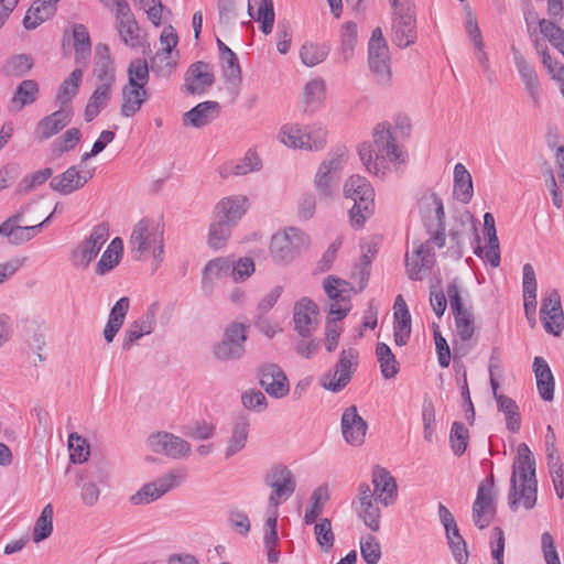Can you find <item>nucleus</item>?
<instances>
[{
	"label": "nucleus",
	"instance_id": "f257e3e1",
	"mask_svg": "<svg viewBox=\"0 0 564 564\" xmlns=\"http://www.w3.org/2000/svg\"><path fill=\"white\" fill-rule=\"evenodd\" d=\"M372 143L364 142L358 150L361 162L367 171L376 176L384 177L389 163L395 167L406 162V155L398 143L389 122L378 123L372 133Z\"/></svg>",
	"mask_w": 564,
	"mask_h": 564
},
{
	"label": "nucleus",
	"instance_id": "f03ea898",
	"mask_svg": "<svg viewBox=\"0 0 564 564\" xmlns=\"http://www.w3.org/2000/svg\"><path fill=\"white\" fill-rule=\"evenodd\" d=\"M536 462L525 443L519 444L513 460L508 492V505L517 511L522 505L527 510L535 507L538 500Z\"/></svg>",
	"mask_w": 564,
	"mask_h": 564
},
{
	"label": "nucleus",
	"instance_id": "7ed1b4c3",
	"mask_svg": "<svg viewBox=\"0 0 564 564\" xmlns=\"http://www.w3.org/2000/svg\"><path fill=\"white\" fill-rule=\"evenodd\" d=\"M129 249L133 260L141 261L151 256L158 267L164 256L163 229L152 220H139L130 235Z\"/></svg>",
	"mask_w": 564,
	"mask_h": 564
},
{
	"label": "nucleus",
	"instance_id": "20e7f679",
	"mask_svg": "<svg viewBox=\"0 0 564 564\" xmlns=\"http://www.w3.org/2000/svg\"><path fill=\"white\" fill-rule=\"evenodd\" d=\"M344 195L355 203L349 210L351 225L358 228L362 227L375 208V191L371 184L366 177L352 175L344 184Z\"/></svg>",
	"mask_w": 564,
	"mask_h": 564
},
{
	"label": "nucleus",
	"instance_id": "39448f33",
	"mask_svg": "<svg viewBox=\"0 0 564 564\" xmlns=\"http://www.w3.org/2000/svg\"><path fill=\"white\" fill-rule=\"evenodd\" d=\"M347 162V151L339 148L330 152L325 160H323L314 176V187L322 198L332 197L341 180L345 164Z\"/></svg>",
	"mask_w": 564,
	"mask_h": 564
},
{
	"label": "nucleus",
	"instance_id": "423d86ee",
	"mask_svg": "<svg viewBox=\"0 0 564 564\" xmlns=\"http://www.w3.org/2000/svg\"><path fill=\"white\" fill-rule=\"evenodd\" d=\"M392 8V42L399 47L415 43L416 18L412 0H389Z\"/></svg>",
	"mask_w": 564,
	"mask_h": 564
},
{
	"label": "nucleus",
	"instance_id": "0eeeda50",
	"mask_svg": "<svg viewBox=\"0 0 564 564\" xmlns=\"http://www.w3.org/2000/svg\"><path fill=\"white\" fill-rule=\"evenodd\" d=\"M310 245V237L295 227H289L271 238L270 253L278 263H289Z\"/></svg>",
	"mask_w": 564,
	"mask_h": 564
},
{
	"label": "nucleus",
	"instance_id": "6e6552de",
	"mask_svg": "<svg viewBox=\"0 0 564 564\" xmlns=\"http://www.w3.org/2000/svg\"><path fill=\"white\" fill-rule=\"evenodd\" d=\"M264 482L272 490L268 499V510L278 511V507L288 500L296 488L293 473L283 465L273 466L265 474Z\"/></svg>",
	"mask_w": 564,
	"mask_h": 564
},
{
	"label": "nucleus",
	"instance_id": "1a4fd4ad",
	"mask_svg": "<svg viewBox=\"0 0 564 564\" xmlns=\"http://www.w3.org/2000/svg\"><path fill=\"white\" fill-rule=\"evenodd\" d=\"M357 366L358 351L354 348L343 349L335 368L322 376L321 386L334 393L341 391L350 382Z\"/></svg>",
	"mask_w": 564,
	"mask_h": 564
},
{
	"label": "nucleus",
	"instance_id": "9d476101",
	"mask_svg": "<svg viewBox=\"0 0 564 564\" xmlns=\"http://www.w3.org/2000/svg\"><path fill=\"white\" fill-rule=\"evenodd\" d=\"M247 326L231 323L225 330L224 338L213 348L214 357L220 361L238 360L245 355Z\"/></svg>",
	"mask_w": 564,
	"mask_h": 564
},
{
	"label": "nucleus",
	"instance_id": "9b49d317",
	"mask_svg": "<svg viewBox=\"0 0 564 564\" xmlns=\"http://www.w3.org/2000/svg\"><path fill=\"white\" fill-rule=\"evenodd\" d=\"M108 237L109 228L107 224L102 223L95 226L89 236L72 251V263L78 269H87L98 256Z\"/></svg>",
	"mask_w": 564,
	"mask_h": 564
},
{
	"label": "nucleus",
	"instance_id": "f8f14e48",
	"mask_svg": "<svg viewBox=\"0 0 564 564\" xmlns=\"http://www.w3.org/2000/svg\"><path fill=\"white\" fill-rule=\"evenodd\" d=\"M494 486V476H490L478 486L471 516L474 524L480 530L488 528L496 516V492Z\"/></svg>",
	"mask_w": 564,
	"mask_h": 564
},
{
	"label": "nucleus",
	"instance_id": "ddd939ff",
	"mask_svg": "<svg viewBox=\"0 0 564 564\" xmlns=\"http://www.w3.org/2000/svg\"><path fill=\"white\" fill-rule=\"evenodd\" d=\"M378 501L368 484L362 482L358 486V496L352 502V508L359 520L371 532H379L381 529V510Z\"/></svg>",
	"mask_w": 564,
	"mask_h": 564
},
{
	"label": "nucleus",
	"instance_id": "4468645a",
	"mask_svg": "<svg viewBox=\"0 0 564 564\" xmlns=\"http://www.w3.org/2000/svg\"><path fill=\"white\" fill-rule=\"evenodd\" d=\"M29 205L22 207L14 215L0 224V236L7 238L11 245H21L33 239L40 234L42 227L51 220L47 216L43 221L33 226H21L20 223L26 213Z\"/></svg>",
	"mask_w": 564,
	"mask_h": 564
},
{
	"label": "nucleus",
	"instance_id": "2eb2a0df",
	"mask_svg": "<svg viewBox=\"0 0 564 564\" xmlns=\"http://www.w3.org/2000/svg\"><path fill=\"white\" fill-rule=\"evenodd\" d=\"M323 286L332 302L329 315H337V319H343L351 308L350 297L354 288L349 282L334 275H328Z\"/></svg>",
	"mask_w": 564,
	"mask_h": 564
},
{
	"label": "nucleus",
	"instance_id": "dca6fc26",
	"mask_svg": "<svg viewBox=\"0 0 564 564\" xmlns=\"http://www.w3.org/2000/svg\"><path fill=\"white\" fill-rule=\"evenodd\" d=\"M446 292L454 314L456 332L462 340H469L475 332L474 314L470 308L464 307L455 281L448 284Z\"/></svg>",
	"mask_w": 564,
	"mask_h": 564
},
{
	"label": "nucleus",
	"instance_id": "f3484780",
	"mask_svg": "<svg viewBox=\"0 0 564 564\" xmlns=\"http://www.w3.org/2000/svg\"><path fill=\"white\" fill-rule=\"evenodd\" d=\"M250 427L251 420L248 414L238 413L232 417L224 447V458L226 460L232 458L247 447Z\"/></svg>",
	"mask_w": 564,
	"mask_h": 564
},
{
	"label": "nucleus",
	"instance_id": "a211bd4d",
	"mask_svg": "<svg viewBox=\"0 0 564 564\" xmlns=\"http://www.w3.org/2000/svg\"><path fill=\"white\" fill-rule=\"evenodd\" d=\"M148 445L152 452L173 459L185 458L191 453V445L187 441L167 432L151 434L148 437Z\"/></svg>",
	"mask_w": 564,
	"mask_h": 564
},
{
	"label": "nucleus",
	"instance_id": "6ab92c4d",
	"mask_svg": "<svg viewBox=\"0 0 564 564\" xmlns=\"http://www.w3.org/2000/svg\"><path fill=\"white\" fill-rule=\"evenodd\" d=\"M540 315L545 332L560 336L564 328V313L561 296L556 290H551L544 295Z\"/></svg>",
	"mask_w": 564,
	"mask_h": 564
},
{
	"label": "nucleus",
	"instance_id": "aec40b11",
	"mask_svg": "<svg viewBox=\"0 0 564 564\" xmlns=\"http://www.w3.org/2000/svg\"><path fill=\"white\" fill-rule=\"evenodd\" d=\"M510 50L530 104L533 108H538L541 105V87L536 72L517 46L511 45Z\"/></svg>",
	"mask_w": 564,
	"mask_h": 564
},
{
	"label": "nucleus",
	"instance_id": "412c9836",
	"mask_svg": "<svg viewBox=\"0 0 564 564\" xmlns=\"http://www.w3.org/2000/svg\"><path fill=\"white\" fill-rule=\"evenodd\" d=\"M95 169H79L77 165L68 167L62 174L54 176L50 183L53 191L61 195H69L83 188L93 178Z\"/></svg>",
	"mask_w": 564,
	"mask_h": 564
},
{
	"label": "nucleus",
	"instance_id": "4be33fe9",
	"mask_svg": "<svg viewBox=\"0 0 564 564\" xmlns=\"http://www.w3.org/2000/svg\"><path fill=\"white\" fill-rule=\"evenodd\" d=\"M294 329L302 338H308L318 326V307L308 297L295 303L293 308Z\"/></svg>",
	"mask_w": 564,
	"mask_h": 564
},
{
	"label": "nucleus",
	"instance_id": "5701e85b",
	"mask_svg": "<svg viewBox=\"0 0 564 564\" xmlns=\"http://www.w3.org/2000/svg\"><path fill=\"white\" fill-rule=\"evenodd\" d=\"M72 118V107H59L58 110L45 116L37 122L33 132L34 139L39 142L51 139L68 126Z\"/></svg>",
	"mask_w": 564,
	"mask_h": 564
},
{
	"label": "nucleus",
	"instance_id": "b1692460",
	"mask_svg": "<svg viewBox=\"0 0 564 564\" xmlns=\"http://www.w3.org/2000/svg\"><path fill=\"white\" fill-rule=\"evenodd\" d=\"M155 313L156 307L153 304L144 315L129 324L121 339L123 351H130L143 336L152 334L155 327Z\"/></svg>",
	"mask_w": 564,
	"mask_h": 564
},
{
	"label": "nucleus",
	"instance_id": "393cba45",
	"mask_svg": "<svg viewBox=\"0 0 564 564\" xmlns=\"http://www.w3.org/2000/svg\"><path fill=\"white\" fill-rule=\"evenodd\" d=\"M116 29L122 42L131 47L140 44V29L127 1H118L115 11Z\"/></svg>",
	"mask_w": 564,
	"mask_h": 564
},
{
	"label": "nucleus",
	"instance_id": "a878e982",
	"mask_svg": "<svg viewBox=\"0 0 564 564\" xmlns=\"http://www.w3.org/2000/svg\"><path fill=\"white\" fill-rule=\"evenodd\" d=\"M260 386L273 398L288 395L290 384L284 371L275 364H267L260 368Z\"/></svg>",
	"mask_w": 564,
	"mask_h": 564
},
{
	"label": "nucleus",
	"instance_id": "bb28decb",
	"mask_svg": "<svg viewBox=\"0 0 564 564\" xmlns=\"http://www.w3.org/2000/svg\"><path fill=\"white\" fill-rule=\"evenodd\" d=\"M340 427L343 436L348 444L359 446L365 442L368 424L358 414L355 405L348 406L343 412Z\"/></svg>",
	"mask_w": 564,
	"mask_h": 564
},
{
	"label": "nucleus",
	"instance_id": "cd10ccee",
	"mask_svg": "<svg viewBox=\"0 0 564 564\" xmlns=\"http://www.w3.org/2000/svg\"><path fill=\"white\" fill-rule=\"evenodd\" d=\"M434 253L426 245H420L411 254H406V273L411 280L421 281L430 274L434 265Z\"/></svg>",
	"mask_w": 564,
	"mask_h": 564
},
{
	"label": "nucleus",
	"instance_id": "c85d7f7f",
	"mask_svg": "<svg viewBox=\"0 0 564 564\" xmlns=\"http://www.w3.org/2000/svg\"><path fill=\"white\" fill-rule=\"evenodd\" d=\"M373 494H377L379 502L389 507L394 505L398 498V486L394 477L386 468L376 466L372 470Z\"/></svg>",
	"mask_w": 564,
	"mask_h": 564
},
{
	"label": "nucleus",
	"instance_id": "c756f323",
	"mask_svg": "<svg viewBox=\"0 0 564 564\" xmlns=\"http://www.w3.org/2000/svg\"><path fill=\"white\" fill-rule=\"evenodd\" d=\"M214 83V74L205 62H196L185 74V89L191 95H203Z\"/></svg>",
	"mask_w": 564,
	"mask_h": 564
},
{
	"label": "nucleus",
	"instance_id": "7c9ffc66",
	"mask_svg": "<svg viewBox=\"0 0 564 564\" xmlns=\"http://www.w3.org/2000/svg\"><path fill=\"white\" fill-rule=\"evenodd\" d=\"M249 209V199L246 195H231L220 199L214 209V215L236 226Z\"/></svg>",
	"mask_w": 564,
	"mask_h": 564
},
{
	"label": "nucleus",
	"instance_id": "2f4dec72",
	"mask_svg": "<svg viewBox=\"0 0 564 564\" xmlns=\"http://www.w3.org/2000/svg\"><path fill=\"white\" fill-rule=\"evenodd\" d=\"M368 65L380 85L391 80L390 52L388 46H368Z\"/></svg>",
	"mask_w": 564,
	"mask_h": 564
},
{
	"label": "nucleus",
	"instance_id": "473e14b6",
	"mask_svg": "<svg viewBox=\"0 0 564 564\" xmlns=\"http://www.w3.org/2000/svg\"><path fill=\"white\" fill-rule=\"evenodd\" d=\"M94 75L97 78L98 85L113 87L116 83V68L109 47L106 44L100 43L96 46Z\"/></svg>",
	"mask_w": 564,
	"mask_h": 564
},
{
	"label": "nucleus",
	"instance_id": "72a5a7b5",
	"mask_svg": "<svg viewBox=\"0 0 564 564\" xmlns=\"http://www.w3.org/2000/svg\"><path fill=\"white\" fill-rule=\"evenodd\" d=\"M533 371L539 395L544 401H552L554 399L555 380L546 360L542 357H535L533 359Z\"/></svg>",
	"mask_w": 564,
	"mask_h": 564
},
{
	"label": "nucleus",
	"instance_id": "f704fd0d",
	"mask_svg": "<svg viewBox=\"0 0 564 564\" xmlns=\"http://www.w3.org/2000/svg\"><path fill=\"white\" fill-rule=\"evenodd\" d=\"M220 106L217 101H203L185 112L184 124L202 128L210 123L219 116Z\"/></svg>",
	"mask_w": 564,
	"mask_h": 564
},
{
	"label": "nucleus",
	"instance_id": "c9c22d12",
	"mask_svg": "<svg viewBox=\"0 0 564 564\" xmlns=\"http://www.w3.org/2000/svg\"><path fill=\"white\" fill-rule=\"evenodd\" d=\"M58 0H37L26 11L23 25L28 30L36 29L48 20L56 11Z\"/></svg>",
	"mask_w": 564,
	"mask_h": 564
},
{
	"label": "nucleus",
	"instance_id": "e433bc0d",
	"mask_svg": "<svg viewBox=\"0 0 564 564\" xmlns=\"http://www.w3.org/2000/svg\"><path fill=\"white\" fill-rule=\"evenodd\" d=\"M129 306L130 301L128 297L119 299L112 306L108 322L102 332L104 338L108 344L113 341L116 335L121 329L129 311Z\"/></svg>",
	"mask_w": 564,
	"mask_h": 564
},
{
	"label": "nucleus",
	"instance_id": "4c0bfd02",
	"mask_svg": "<svg viewBox=\"0 0 564 564\" xmlns=\"http://www.w3.org/2000/svg\"><path fill=\"white\" fill-rule=\"evenodd\" d=\"M261 169V160L253 151H248L246 155L238 162H229L219 169V174L223 178L229 176H242Z\"/></svg>",
	"mask_w": 564,
	"mask_h": 564
},
{
	"label": "nucleus",
	"instance_id": "58836bf2",
	"mask_svg": "<svg viewBox=\"0 0 564 564\" xmlns=\"http://www.w3.org/2000/svg\"><path fill=\"white\" fill-rule=\"evenodd\" d=\"M121 99L120 115L124 118H130L140 111L142 105L148 99V91L147 89L124 85L121 91Z\"/></svg>",
	"mask_w": 564,
	"mask_h": 564
},
{
	"label": "nucleus",
	"instance_id": "ea45409f",
	"mask_svg": "<svg viewBox=\"0 0 564 564\" xmlns=\"http://www.w3.org/2000/svg\"><path fill=\"white\" fill-rule=\"evenodd\" d=\"M326 97V83L322 77L308 80L302 91L305 110L314 111L322 106Z\"/></svg>",
	"mask_w": 564,
	"mask_h": 564
},
{
	"label": "nucleus",
	"instance_id": "a19ab883",
	"mask_svg": "<svg viewBox=\"0 0 564 564\" xmlns=\"http://www.w3.org/2000/svg\"><path fill=\"white\" fill-rule=\"evenodd\" d=\"M474 195L473 178L463 163L454 166V196L460 203L467 204Z\"/></svg>",
	"mask_w": 564,
	"mask_h": 564
},
{
	"label": "nucleus",
	"instance_id": "79ce46f5",
	"mask_svg": "<svg viewBox=\"0 0 564 564\" xmlns=\"http://www.w3.org/2000/svg\"><path fill=\"white\" fill-rule=\"evenodd\" d=\"M465 24H466V32L473 42L476 57H477L480 66L482 67L484 72L488 73L490 70L489 58H488L487 53L484 50V47H485L484 40H482L481 32H480V29L477 23V19L471 12L467 13Z\"/></svg>",
	"mask_w": 564,
	"mask_h": 564
},
{
	"label": "nucleus",
	"instance_id": "37998d69",
	"mask_svg": "<svg viewBox=\"0 0 564 564\" xmlns=\"http://www.w3.org/2000/svg\"><path fill=\"white\" fill-rule=\"evenodd\" d=\"M230 275V259L216 258L210 260L204 268L202 278V288L205 291H212L216 281Z\"/></svg>",
	"mask_w": 564,
	"mask_h": 564
},
{
	"label": "nucleus",
	"instance_id": "c03bdc74",
	"mask_svg": "<svg viewBox=\"0 0 564 564\" xmlns=\"http://www.w3.org/2000/svg\"><path fill=\"white\" fill-rule=\"evenodd\" d=\"M123 250L122 239L116 237L112 239L110 245L101 254V258L96 264L95 272L98 275H105L110 272L115 267H117L120 262L121 254Z\"/></svg>",
	"mask_w": 564,
	"mask_h": 564
},
{
	"label": "nucleus",
	"instance_id": "a18cd8bd",
	"mask_svg": "<svg viewBox=\"0 0 564 564\" xmlns=\"http://www.w3.org/2000/svg\"><path fill=\"white\" fill-rule=\"evenodd\" d=\"M420 210L425 225L429 220L435 219L441 226L445 219V212L442 199L435 193H426L420 199Z\"/></svg>",
	"mask_w": 564,
	"mask_h": 564
},
{
	"label": "nucleus",
	"instance_id": "49530a36",
	"mask_svg": "<svg viewBox=\"0 0 564 564\" xmlns=\"http://www.w3.org/2000/svg\"><path fill=\"white\" fill-rule=\"evenodd\" d=\"M330 52L326 43H316L307 41L300 48V58L306 67H314L323 63Z\"/></svg>",
	"mask_w": 564,
	"mask_h": 564
},
{
	"label": "nucleus",
	"instance_id": "de8ad7c7",
	"mask_svg": "<svg viewBox=\"0 0 564 564\" xmlns=\"http://www.w3.org/2000/svg\"><path fill=\"white\" fill-rule=\"evenodd\" d=\"M235 226L214 215L209 226L207 243L210 248L218 250L226 246Z\"/></svg>",
	"mask_w": 564,
	"mask_h": 564
},
{
	"label": "nucleus",
	"instance_id": "09e8293b",
	"mask_svg": "<svg viewBox=\"0 0 564 564\" xmlns=\"http://www.w3.org/2000/svg\"><path fill=\"white\" fill-rule=\"evenodd\" d=\"M112 87L98 85L93 91L88 104L85 108V119L90 122L100 111L108 105L111 99Z\"/></svg>",
	"mask_w": 564,
	"mask_h": 564
},
{
	"label": "nucleus",
	"instance_id": "8fccbe9b",
	"mask_svg": "<svg viewBox=\"0 0 564 564\" xmlns=\"http://www.w3.org/2000/svg\"><path fill=\"white\" fill-rule=\"evenodd\" d=\"M76 64L86 65L91 52V43L87 28L84 24H75L73 28Z\"/></svg>",
	"mask_w": 564,
	"mask_h": 564
},
{
	"label": "nucleus",
	"instance_id": "3c124183",
	"mask_svg": "<svg viewBox=\"0 0 564 564\" xmlns=\"http://www.w3.org/2000/svg\"><path fill=\"white\" fill-rule=\"evenodd\" d=\"M178 64V52L175 54H164L156 52L150 59L151 72L158 77L167 78L170 77L177 67Z\"/></svg>",
	"mask_w": 564,
	"mask_h": 564
},
{
	"label": "nucleus",
	"instance_id": "603ef678",
	"mask_svg": "<svg viewBox=\"0 0 564 564\" xmlns=\"http://www.w3.org/2000/svg\"><path fill=\"white\" fill-rule=\"evenodd\" d=\"M37 83L33 79H24L17 87L11 105L15 110H21L25 106L33 104L37 98Z\"/></svg>",
	"mask_w": 564,
	"mask_h": 564
},
{
	"label": "nucleus",
	"instance_id": "864d4df0",
	"mask_svg": "<svg viewBox=\"0 0 564 564\" xmlns=\"http://www.w3.org/2000/svg\"><path fill=\"white\" fill-rule=\"evenodd\" d=\"M330 498L327 486L317 487L311 495V507L305 511L304 523L312 524L323 513L326 503Z\"/></svg>",
	"mask_w": 564,
	"mask_h": 564
},
{
	"label": "nucleus",
	"instance_id": "5fc2aeb1",
	"mask_svg": "<svg viewBox=\"0 0 564 564\" xmlns=\"http://www.w3.org/2000/svg\"><path fill=\"white\" fill-rule=\"evenodd\" d=\"M82 79L83 70L80 68H76L62 83L57 93V100L61 104V107H72L69 104L77 95Z\"/></svg>",
	"mask_w": 564,
	"mask_h": 564
},
{
	"label": "nucleus",
	"instance_id": "6e6d98bb",
	"mask_svg": "<svg viewBox=\"0 0 564 564\" xmlns=\"http://www.w3.org/2000/svg\"><path fill=\"white\" fill-rule=\"evenodd\" d=\"M376 356L380 365V370L384 379H392L399 372V362L391 348L384 343H378Z\"/></svg>",
	"mask_w": 564,
	"mask_h": 564
},
{
	"label": "nucleus",
	"instance_id": "4d7b16f0",
	"mask_svg": "<svg viewBox=\"0 0 564 564\" xmlns=\"http://www.w3.org/2000/svg\"><path fill=\"white\" fill-rule=\"evenodd\" d=\"M248 14L261 23V31L264 34L272 32L274 24L273 0H261L257 12H253L250 0L248 1Z\"/></svg>",
	"mask_w": 564,
	"mask_h": 564
},
{
	"label": "nucleus",
	"instance_id": "13d9d810",
	"mask_svg": "<svg viewBox=\"0 0 564 564\" xmlns=\"http://www.w3.org/2000/svg\"><path fill=\"white\" fill-rule=\"evenodd\" d=\"M304 128L299 123H285L278 133L279 141L291 149L305 150Z\"/></svg>",
	"mask_w": 564,
	"mask_h": 564
},
{
	"label": "nucleus",
	"instance_id": "bf43d9fd",
	"mask_svg": "<svg viewBox=\"0 0 564 564\" xmlns=\"http://www.w3.org/2000/svg\"><path fill=\"white\" fill-rule=\"evenodd\" d=\"M150 66L145 59L137 58L130 62L127 74L129 86L145 89L150 77Z\"/></svg>",
	"mask_w": 564,
	"mask_h": 564
},
{
	"label": "nucleus",
	"instance_id": "052dcab7",
	"mask_svg": "<svg viewBox=\"0 0 564 564\" xmlns=\"http://www.w3.org/2000/svg\"><path fill=\"white\" fill-rule=\"evenodd\" d=\"M53 507L51 503H47L36 519L32 539L34 543H40L43 540L50 538L53 533Z\"/></svg>",
	"mask_w": 564,
	"mask_h": 564
},
{
	"label": "nucleus",
	"instance_id": "680f3d73",
	"mask_svg": "<svg viewBox=\"0 0 564 564\" xmlns=\"http://www.w3.org/2000/svg\"><path fill=\"white\" fill-rule=\"evenodd\" d=\"M498 410L506 415L507 427L512 433H517L521 426V417L517 403L507 395H497Z\"/></svg>",
	"mask_w": 564,
	"mask_h": 564
},
{
	"label": "nucleus",
	"instance_id": "e2e57ef3",
	"mask_svg": "<svg viewBox=\"0 0 564 564\" xmlns=\"http://www.w3.org/2000/svg\"><path fill=\"white\" fill-rule=\"evenodd\" d=\"M33 67V59L26 54L13 55L6 61L2 66V72L7 76L23 77Z\"/></svg>",
	"mask_w": 564,
	"mask_h": 564
},
{
	"label": "nucleus",
	"instance_id": "0e129e2a",
	"mask_svg": "<svg viewBox=\"0 0 564 564\" xmlns=\"http://www.w3.org/2000/svg\"><path fill=\"white\" fill-rule=\"evenodd\" d=\"M78 479L77 486L79 488L80 502L87 508L95 507L99 502L101 495L98 484L88 479L83 474L78 475Z\"/></svg>",
	"mask_w": 564,
	"mask_h": 564
},
{
	"label": "nucleus",
	"instance_id": "69168bd1",
	"mask_svg": "<svg viewBox=\"0 0 564 564\" xmlns=\"http://www.w3.org/2000/svg\"><path fill=\"white\" fill-rule=\"evenodd\" d=\"M357 43V25L349 21L341 26L340 32V52L343 62H348L354 55L355 45Z\"/></svg>",
	"mask_w": 564,
	"mask_h": 564
},
{
	"label": "nucleus",
	"instance_id": "338daca9",
	"mask_svg": "<svg viewBox=\"0 0 564 564\" xmlns=\"http://www.w3.org/2000/svg\"><path fill=\"white\" fill-rule=\"evenodd\" d=\"M316 542L323 552H329L335 543L332 521L328 518L319 519L314 525Z\"/></svg>",
	"mask_w": 564,
	"mask_h": 564
},
{
	"label": "nucleus",
	"instance_id": "774afa93",
	"mask_svg": "<svg viewBox=\"0 0 564 564\" xmlns=\"http://www.w3.org/2000/svg\"><path fill=\"white\" fill-rule=\"evenodd\" d=\"M360 554L366 564H378L381 560V544L378 539L371 534H365L360 538Z\"/></svg>",
	"mask_w": 564,
	"mask_h": 564
}]
</instances>
